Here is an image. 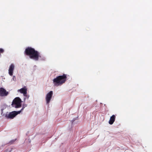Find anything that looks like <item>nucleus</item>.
<instances>
[{
  "label": "nucleus",
  "instance_id": "obj_1",
  "mask_svg": "<svg viewBox=\"0 0 152 152\" xmlns=\"http://www.w3.org/2000/svg\"><path fill=\"white\" fill-rule=\"evenodd\" d=\"M24 53L26 55L28 56L31 59L35 61H38L39 58H41L42 60L44 61L45 60V57H42L38 51L31 47L27 48L25 50Z\"/></svg>",
  "mask_w": 152,
  "mask_h": 152
},
{
  "label": "nucleus",
  "instance_id": "obj_2",
  "mask_svg": "<svg viewBox=\"0 0 152 152\" xmlns=\"http://www.w3.org/2000/svg\"><path fill=\"white\" fill-rule=\"evenodd\" d=\"M67 75L63 74L62 75H59L53 80L55 86H58L64 83L67 80Z\"/></svg>",
  "mask_w": 152,
  "mask_h": 152
},
{
  "label": "nucleus",
  "instance_id": "obj_3",
  "mask_svg": "<svg viewBox=\"0 0 152 152\" xmlns=\"http://www.w3.org/2000/svg\"><path fill=\"white\" fill-rule=\"evenodd\" d=\"M22 102L21 99L19 97H16L13 100L11 105L15 108H19L22 106Z\"/></svg>",
  "mask_w": 152,
  "mask_h": 152
},
{
  "label": "nucleus",
  "instance_id": "obj_4",
  "mask_svg": "<svg viewBox=\"0 0 152 152\" xmlns=\"http://www.w3.org/2000/svg\"><path fill=\"white\" fill-rule=\"evenodd\" d=\"M53 94L52 91H50L46 95L45 99L47 104H49Z\"/></svg>",
  "mask_w": 152,
  "mask_h": 152
},
{
  "label": "nucleus",
  "instance_id": "obj_5",
  "mask_svg": "<svg viewBox=\"0 0 152 152\" xmlns=\"http://www.w3.org/2000/svg\"><path fill=\"white\" fill-rule=\"evenodd\" d=\"M8 94V92L4 88H0V96H7Z\"/></svg>",
  "mask_w": 152,
  "mask_h": 152
},
{
  "label": "nucleus",
  "instance_id": "obj_6",
  "mask_svg": "<svg viewBox=\"0 0 152 152\" xmlns=\"http://www.w3.org/2000/svg\"><path fill=\"white\" fill-rule=\"evenodd\" d=\"M19 112L15 111H14L10 112V119H13L17 115L19 114Z\"/></svg>",
  "mask_w": 152,
  "mask_h": 152
},
{
  "label": "nucleus",
  "instance_id": "obj_7",
  "mask_svg": "<svg viewBox=\"0 0 152 152\" xmlns=\"http://www.w3.org/2000/svg\"><path fill=\"white\" fill-rule=\"evenodd\" d=\"M27 89L26 87L24 86L23 88L18 90V91H19L20 93L23 94V95H25L26 94V93H27Z\"/></svg>",
  "mask_w": 152,
  "mask_h": 152
},
{
  "label": "nucleus",
  "instance_id": "obj_8",
  "mask_svg": "<svg viewBox=\"0 0 152 152\" xmlns=\"http://www.w3.org/2000/svg\"><path fill=\"white\" fill-rule=\"evenodd\" d=\"M115 116L114 115H112L110 118V120L109 121V123L110 124H112L115 121Z\"/></svg>",
  "mask_w": 152,
  "mask_h": 152
},
{
  "label": "nucleus",
  "instance_id": "obj_9",
  "mask_svg": "<svg viewBox=\"0 0 152 152\" xmlns=\"http://www.w3.org/2000/svg\"><path fill=\"white\" fill-rule=\"evenodd\" d=\"M14 69V65L13 64H11L10 65V76H12L13 75V71Z\"/></svg>",
  "mask_w": 152,
  "mask_h": 152
},
{
  "label": "nucleus",
  "instance_id": "obj_10",
  "mask_svg": "<svg viewBox=\"0 0 152 152\" xmlns=\"http://www.w3.org/2000/svg\"><path fill=\"white\" fill-rule=\"evenodd\" d=\"M23 96L25 97L23 99L24 101H25L26 99H28L29 97V96L27 94V93H26V94L23 95Z\"/></svg>",
  "mask_w": 152,
  "mask_h": 152
},
{
  "label": "nucleus",
  "instance_id": "obj_11",
  "mask_svg": "<svg viewBox=\"0 0 152 152\" xmlns=\"http://www.w3.org/2000/svg\"><path fill=\"white\" fill-rule=\"evenodd\" d=\"M25 108V106H22V107L21 109L20 110L18 111V112H19V114H20L21 113V112L24 110Z\"/></svg>",
  "mask_w": 152,
  "mask_h": 152
},
{
  "label": "nucleus",
  "instance_id": "obj_12",
  "mask_svg": "<svg viewBox=\"0 0 152 152\" xmlns=\"http://www.w3.org/2000/svg\"><path fill=\"white\" fill-rule=\"evenodd\" d=\"M25 108V106H22V107L21 109L20 110L18 111V112H19V114H20L21 113V112L24 110Z\"/></svg>",
  "mask_w": 152,
  "mask_h": 152
},
{
  "label": "nucleus",
  "instance_id": "obj_13",
  "mask_svg": "<svg viewBox=\"0 0 152 152\" xmlns=\"http://www.w3.org/2000/svg\"><path fill=\"white\" fill-rule=\"evenodd\" d=\"M6 116L7 118H10V113H7L6 115Z\"/></svg>",
  "mask_w": 152,
  "mask_h": 152
},
{
  "label": "nucleus",
  "instance_id": "obj_14",
  "mask_svg": "<svg viewBox=\"0 0 152 152\" xmlns=\"http://www.w3.org/2000/svg\"><path fill=\"white\" fill-rule=\"evenodd\" d=\"M4 52V50L2 48H0V53H3Z\"/></svg>",
  "mask_w": 152,
  "mask_h": 152
},
{
  "label": "nucleus",
  "instance_id": "obj_15",
  "mask_svg": "<svg viewBox=\"0 0 152 152\" xmlns=\"http://www.w3.org/2000/svg\"><path fill=\"white\" fill-rule=\"evenodd\" d=\"M12 80L14 81H15L16 80V78L15 76H13L12 78Z\"/></svg>",
  "mask_w": 152,
  "mask_h": 152
},
{
  "label": "nucleus",
  "instance_id": "obj_16",
  "mask_svg": "<svg viewBox=\"0 0 152 152\" xmlns=\"http://www.w3.org/2000/svg\"><path fill=\"white\" fill-rule=\"evenodd\" d=\"M25 106V107H27V104H23L22 105V106Z\"/></svg>",
  "mask_w": 152,
  "mask_h": 152
},
{
  "label": "nucleus",
  "instance_id": "obj_17",
  "mask_svg": "<svg viewBox=\"0 0 152 152\" xmlns=\"http://www.w3.org/2000/svg\"><path fill=\"white\" fill-rule=\"evenodd\" d=\"M10 144H12V140L11 141H10Z\"/></svg>",
  "mask_w": 152,
  "mask_h": 152
},
{
  "label": "nucleus",
  "instance_id": "obj_18",
  "mask_svg": "<svg viewBox=\"0 0 152 152\" xmlns=\"http://www.w3.org/2000/svg\"><path fill=\"white\" fill-rule=\"evenodd\" d=\"M8 73L10 74V68H9L8 69Z\"/></svg>",
  "mask_w": 152,
  "mask_h": 152
}]
</instances>
